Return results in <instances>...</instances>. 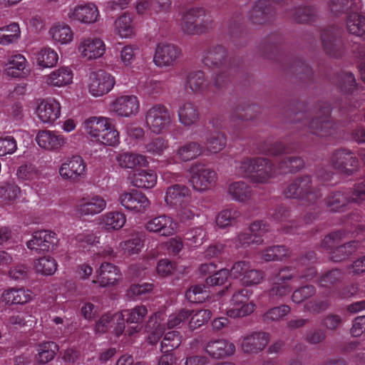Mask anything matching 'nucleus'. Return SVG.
<instances>
[{
  "mask_svg": "<svg viewBox=\"0 0 365 365\" xmlns=\"http://www.w3.org/2000/svg\"><path fill=\"white\" fill-rule=\"evenodd\" d=\"M343 278V272L338 269H331L325 272L319 279L320 286L330 287L341 282Z\"/></svg>",
  "mask_w": 365,
  "mask_h": 365,
  "instance_id": "680f3d73",
  "label": "nucleus"
},
{
  "mask_svg": "<svg viewBox=\"0 0 365 365\" xmlns=\"http://www.w3.org/2000/svg\"><path fill=\"white\" fill-rule=\"evenodd\" d=\"M203 153V145L195 141H190L177 149L176 155L180 160L187 162L196 159L202 155Z\"/></svg>",
  "mask_w": 365,
  "mask_h": 365,
  "instance_id": "7c9ffc66",
  "label": "nucleus"
},
{
  "mask_svg": "<svg viewBox=\"0 0 365 365\" xmlns=\"http://www.w3.org/2000/svg\"><path fill=\"white\" fill-rule=\"evenodd\" d=\"M38 145L47 151H58L67 143L66 138L58 132L41 130L36 136Z\"/></svg>",
  "mask_w": 365,
  "mask_h": 365,
  "instance_id": "dca6fc26",
  "label": "nucleus"
},
{
  "mask_svg": "<svg viewBox=\"0 0 365 365\" xmlns=\"http://www.w3.org/2000/svg\"><path fill=\"white\" fill-rule=\"evenodd\" d=\"M52 38L62 44L68 43L73 39V32L68 25L58 24L52 27L50 30Z\"/></svg>",
  "mask_w": 365,
  "mask_h": 365,
  "instance_id": "603ef678",
  "label": "nucleus"
},
{
  "mask_svg": "<svg viewBox=\"0 0 365 365\" xmlns=\"http://www.w3.org/2000/svg\"><path fill=\"white\" fill-rule=\"evenodd\" d=\"M58 346L53 341H43L38 344L36 359L39 364H46L53 360L58 351Z\"/></svg>",
  "mask_w": 365,
  "mask_h": 365,
  "instance_id": "c9c22d12",
  "label": "nucleus"
},
{
  "mask_svg": "<svg viewBox=\"0 0 365 365\" xmlns=\"http://www.w3.org/2000/svg\"><path fill=\"white\" fill-rule=\"evenodd\" d=\"M209 295L207 287L204 284L192 286L185 294L186 298L192 303H202Z\"/></svg>",
  "mask_w": 365,
  "mask_h": 365,
  "instance_id": "6e6d98bb",
  "label": "nucleus"
},
{
  "mask_svg": "<svg viewBox=\"0 0 365 365\" xmlns=\"http://www.w3.org/2000/svg\"><path fill=\"white\" fill-rule=\"evenodd\" d=\"M78 51L83 58L92 60L100 58L104 54L106 46L99 38H83L78 44Z\"/></svg>",
  "mask_w": 365,
  "mask_h": 365,
  "instance_id": "f3484780",
  "label": "nucleus"
},
{
  "mask_svg": "<svg viewBox=\"0 0 365 365\" xmlns=\"http://www.w3.org/2000/svg\"><path fill=\"white\" fill-rule=\"evenodd\" d=\"M321 40L324 51L330 57L338 58L346 53V38L341 29L331 26L324 29Z\"/></svg>",
  "mask_w": 365,
  "mask_h": 365,
  "instance_id": "20e7f679",
  "label": "nucleus"
},
{
  "mask_svg": "<svg viewBox=\"0 0 365 365\" xmlns=\"http://www.w3.org/2000/svg\"><path fill=\"white\" fill-rule=\"evenodd\" d=\"M331 163L334 169L347 175H351L358 165L354 154L346 149L335 150L331 155Z\"/></svg>",
  "mask_w": 365,
  "mask_h": 365,
  "instance_id": "ddd939ff",
  "label": "nucleus"
},
{
  "mask_svg": "<svg viewBox=\"0 0 365 365\" xmlns=\"http://www.w3.org/2000/svg\"><path fill=\"white\" fill-rule=\"evenodd\" d=\"M317 11L312 6L297 8L293 14V19L298 23H308L314 20Z\"/></svg>",
  "mask_w": 365,
  "mask_h": 365,
  "instance_id": "13d9d810",
  "label": "nucleus"
},
{
  "mask_svg": "<svg viewBox=\"0 0 365 365\" xmlns=\"http://www.w3.org/2000/svg\"><path fill=\"white\" fill-rule=\"evenodd\" d=\"M186 83L192 92L200 93L208 87L210 82L203 71H195L187 74Z\"/></svg>",
  "mask_w": 365,
  "mask_h": 365,
  "instance_id": "58836bf2",
  "label": "nucleus"
},
{
  "mask_svg": "<svg viewBox=\"0 0 365 365\" xmlns=\"http://www.w3.org/2000/svg\"><path fill=\"white\" fill-rule=\"evenodd\" d=\"M182 56V51L171 43H158L155 48L153 62L160 68L174 66Z\"/></svg>",
  "mask_w": 365,
  "mask_h": 365,
  "instance_id": "1a4fd4ad",
  "label": "nucleus"
},
{
  "mask_svg": "<svg viewBox=\"0 0 365 365\" xmlns=\"http://www.w3.org/2000/svg\"><path fill=\"white\" fill-rule=\"evenodd\" d=\"M114 84V78L103 70L93 71L89 75L88 91L95 97L108 93Z\"/></svg>",
  "mask_w": 365,
  "mask_h": 365,
  "instance_id": "9d476101",
  "label": "nucleus"
},
{
  "mask_svg": "<svg viewBox=\"0 0 365 365\" xmlns=\"http://www.w3.org/2000/svg\"><path fill=\"white\" fill-rule=\"evenodd\" d=\"M345 232L342 230L334 232L327 235L322 241L321 246L331 252L336 248V245L344 238Z\"/></svg>",
  "mask_w": 365,
  "mask_h": 365,
  "instance_id": "69168bd1",
  "label": "nucleus"
},
{
  "mask_svg": "<svg viewBox=\"0 0 365 365\" xmlns=\"http://www.w3.org/2000/svg\"><path fill=\"white\" fill-rule=\"evenodd\" d=\"M228 194L232 199L239 202H245L252 195V191L248 185L243 181L234 182L227 188Z\"/></svg>",
  "mask_w": 365,
  "mask_h": 365,
  "instance_id": "4c0bfd02",
  "label": "nucleus"
},
{
  "mask_svg": "<svg viewBox=\"0 0 365 365\" xmlns=\"http://www.w3.org/2000/svg\"><path fill=\"white\" fill-rule=\"evenodd\" d=\"M99 16L96 6L92 3L76 6L69 14L71 19L84 24H91L97 21Z\"/></svg>",
  "mask_w": 365,
  "mask_h": 365,
  "instance_id": "393cba45",
  "label": "nucleus"
},
{
  "mask_svg": "<svg viewBox=\"0 0 365 365\" xmlns=\"http://www.w3.org/2000/svg\"><path fill=\"white\" fill-rule=\"evenodd\" d=\"M59 174L63 179L78 181L85 177L86 164L81 156H73L61 165Z\"/></svg>",
  "mask_w": 365,
  "mask_h": 365,
  "instance_id": "4468645a",
  "label": "nucleus"
},
{
  "mask_svg": "<svg viewBox=\"0 0 365 365\" xmlns=\"http://www.w3.org/2000/svg\"><path fill=\"white\" fill-rule=\"evenodd\" d=\"M241 218L240 212L235 208L222 210L216 217V224L220 228L235 225Z\"/></svg>",
  "mask_w": 365,
  "mask_h": 365,
  "instance_id": "79ce46f5",
  "label": "nucleus"
},
{
  "mask_svg": "<svg viewBox=\"0 0 365 365\" xmlns=\"http://www.w3.org/2000/svg\"><path fill=\"white\" fill-rule=\"evenodd\" d=\"M349 34L365 40V16L358 13L349 14L346 20Z\"/></svg>",
  "mask_w": 365,
  "mask_h": 365,
  "instance_id": "e433bc0d",
  "label": "nucleus"
},
{
  "mask_svg": "<svg viewBox=\"0 0 365 365\" xmlns=\"http://www.w3.org/2000/svg\"><path fill=\"white\" fill-rule=\"evenodd\" d=\"M46 83L53 86H63L72 82L73 73L68 67H61L46 77Z\"/></svg>",
  "mask_w": 365,
  "mask_h": 365,
  "instance_id": "72a5a7b5",
  "label": "nucleus"
},
{
  "mask_svg": "<svg viewBox=\"0 0 365 365\" xmlns=\"http://www.w3.org/2000/svg\"><path fill=\"white\" fill-rule=\"evenodd\" d=\"M204 350L213 359H223L230 356L235 352L233 343L224 339H211L204 346Z\"/></svg>",
  "mask_w": 365,
  "mask_h": 365,
  "instance_id": "4be33fe9",
  "label": "nucleus"
},
{
  "mask_svg": "<svg viewBox=\"0 0 365 365\" xmlns=\"http://www.w3.org/2000/svg\"><path fill=\"white\" fill-rule=\"evenodd\" d=\"M297 277V274L291 272V269L288 267L281 269L268 291L270 299L277 301L288 295L292 291V287L287 284V282L294 279Z\"/></svg>",
  "mask_w": 365,
  "mask_h": 365,
  "instance_id": "9b49d317",
  "label": "nucleus"
},
{
  "mask_svg": "<svg viewBox=\"0 0 365 365\" xmlns=\"http://www.w3.org/2000/svg\"><path fill=\"white\" fill-rule=\"evenodd\" d=\"M118 201L126 210L135 212H144L150 206L147 197L135 190L120 193Z\"/></svg>",
  "mask_w": 365,
  "mask_h": 365,
  "instance_id": "2eb2a0df",
  "label": "nucleus"
},
{
  "mask_svg": "<svg viewBox=\"0 0 365 365\" xmlns=\"http://www.w3.org/2000/svg\"><path fill=\"white\" fill-rule=\"evenodd\" d=\"M177 216L182 222L192 220L195 217L199 216L197 209L192 205L184 202L179 205Z\"/></svg>",
  "mask_w": 365,
  "mask_h": 365,
  "instance_id": "0e129e2a",
  "label": "nucleus"
},
{
  "mask_svg": "<svg viewBox=\"0 0 365 365\" xmlns=\"http://www.w3.org/2000/svg\"><path fill=\"white\" fill-rule=\"evenodd\" d=\"M189 182L193 190L203 192L214 187L218 180L217 173L205 164L195 163L190 166Z\"/></svg>",
  "mask_w": 365,
  "mask_h": 365,
  "instance_id": "39448f33",
  "label": "nucleus"
},
{
  "mask_svg": "<svg viewBox=\"0 0 365 365\" xmlns=\"http://www.w3.org/2000/svg\"><path fill=\"white\" fill-rule=\"evenodd\" d=\"M191 195L190 189L185 185L175 184L167 188L165 201L171 207H176L184 203V199Z\"/></svg>",
  "mask_w": 365,
  "mask_h": 365,
  "instance_id": "bb28decb",
  "label": "nucleus"
},
{
  "mask_svg": "<svg viewBox=\"0 0 365 365\" xmlns=\"http://www.w3.org/2000/svg\"><path fill=\"white\" fill-rule=\"evenodd\" d=\"M202 61L207 66L216 68H228L231 66L228 51L222 45L210 46L205 50Z\"/></svg>",
  "mask_w": 365,
  "mask_h": 365,
  "instance_id": "f8f14e48",
  "label": "nucleus"
},
{
  "mask_svg": "<svg viewBox=\"0 0 365 365\" xmlns=\"http://www.w3.org/2000/svg\"><path fill=\"white\" fill-rule=\"evenodd\" d=\"M145 153L153 156H162L169 148V142L161 136L153 138L144 145Z\"/></svg>",
  "mask_w": 365,
  "mask_h": 365,
  "instance_id": "c03bdc74",
  "label": "nucleus"
},
{
  "mask_svg": "<svg viewBox=\"0 0 365 365\" xmlns=\"http://www.w3.org/2000/svg\"><path fill=\"white\" fill-rule=\"evenodd\" d=\"M5 71L8 76L14 78L24 77L28 72L24 56L21 54L11 56L6 64Z\"/></svg>",
  "mask_w": 365,
  "mask_h": 365,
  "instance_id": "473e14b6",
  "label": "nucleus"
},
{
  "mask_svg": "<svg viewBox=\"0 0 365 365\" xmlns=\"http://www.w3.org/2000/svg\"><path fill=\"white\" fill-rule=\"evenodd\" d=\"M273 14V9L267 0H259L256 2L249 14L250 20L257 24L269 21Z\"/></svg>",
  "mask_w": 365,
  "mask_h": 365,
  "instance_id": "a878e982",
  "label": "nucleus"
},
{
  "mask_svg": "<svg viewBox=\"0 0 365 365\" xmlns=\"http://www.w3.org/2000/svg\"><path fill=\"white\" fill-rule=\"evenodd\" d=\"M178 114L180 123L186 127L195 124L200 120L198 108L192 102H185L180 105Z\"/></svg>",
  "mask_w": 365,
  "mask_h": 365,
  "instance_id": "c756f323",
  "label": "nucleus"
},
{
  "mask_svg": "<svg viewBox=\"0 0 365 365\" xmlns=\"http://www.w3.org/2000/svg\"><path fill=\"white\" fill-rule=\"evenodd\" d=\"M133 19L130 15L123 14L114 23L115 32L122 38H130L134 35Z\"/></svg>",
  "mask_w": 365,
  "mask_h": 365,
  "instance_id": "49530a36",
  "label": "nucleus"
},
{
  "mask_svg": "<svg viewBox=\"0 0 365 365\" xmlns=\"http://www.w3.org/2000/svg\"><path fill=\"white\" fill-rule=\"evenodd\" d=\"M277 170V167L269 159L257 158L255 173L252 175V182L266 183L275 177Z\"/></svg>",
  "mask_w": 365,
  "mask_h": 365,
  "instance_id": "b1692460",
  "label": "nucleus"
},
{
  "mask_svg": "<svg viewBox=\"0 0 365 365\" xmlns=\"http://www.w3.org/2000/svg\"><path fill=\"white\" fill-rule=\"evenodd\" d=\"M58 241L54 232L42 230L33 233L32 238L26 242V246L34 253L41 254L56 250Z\"/></svg>",
  "mask_w": 365,
  "mask_h": 365,
  "instance_id": "0eeeda50",
  "label": "nucleus"
},
{
  "mask_svg": "<svg viewBox=\"0 0 365 365\" xmlns=\"http://www.w3.org/2000/svg\"><path fill=\"white\" fill-rule=\"evenodd\" d=\"M212 20L202 8H191L181 17L180 27L187 34L194 35L205 32L212 26Z\"/></svg>",
  "mask_w": 365,
  "mask_h": 365,
  "instance_id": "7ed1b4c3",
  "label": "nucleus"
},
{
  "mask_svg": "<svg viewBox=\"0 0 365 365\" xmlns=\"http://www.w3.org/2000/svg\"><path fill=\"white\" fill-rule=\"evenodd\" d=\"M308 132L319 138H326L335 133L334 123L331 118V108L326 103H319L315 115L309 123Z\"/></svg>",
  "mask_w": 365,
  "mask_h": 365,
  "instance_id": "f03ea898",
  "label": "nucleus"
},
{
  "mask_svg": "<svg viewBox=\"0 0 365 365\" xmlns=\"http://www.w3.org/2000/svg\"><path fill=\"white\" fill-rule=\"evenodd\" d=\"M359 247V242L355 240L336 247V248L331 252V258L334 262L345 260L354 253Z\"/></svg>",
  "mask_w": 365,
  "mask_h": 365,
  "instance_id": "37998d69",
  "label": "nucleus"
},
{
  "mask_svg": "<svg viewBox=\"0 0 365 365\" xmlns=\"http://www.w3.org/2000/svg\"><path fill=\"white\" fill-rule=\"evenodd\" d=\"M20 34V28L16 23L0 28V43L8 45L14 43L19 40Z\"/></svg>",
  "mask_w": 365,
  "mask_h": 365,
  "instance_id": "09e8293b",
  "label": "nucleus"
},
{
  "mask_svg": "<svg viewBox=\"0 0 365 365\" xmlns=\"http://www.w3.org/2000/svg\"><path fill=\"white\" fill-rule=\"evenodd\" d=\"M181 344V336L177 331L166 333L161 341L162 353L172 352Z\"/></svg>",
  "mask_w": 365,
  "mask_h": 365,
  "instance_id": "5fc2aeb1",
  "label": "nucleus"
},
{
  "mask_svg": "<svg viewBox=\"0 0 365 365\" xmlns=\"http://www.w3.org/2000/svg\"><path fill=\"white\" fill-rule=\"evenodd\" d=\"M97 280L93 282H98L101 287H106L113 284L120 275L119 269L116 266L111 263H102L99 269L97 271Z\"/></svg>",
  "mask_w": 365,
  "mask_h": 365,
  "instance_id": "c85d7f7f",
  "label": "nucleus"
},
{
  "mask_svg": "<svg viewBox=\"0 0 365 365\" xmlns=\"http://www.w3.org/2000/svg\"><path fill=\"white\" fill-rule=\"evenodd\" d=\"M206 237V231L202 226L193 228L185 234L186 240L190 245L197 247L202 244Z\"/></svg>",
  "mask_w": 365,
  "mask_h": 365,
  "instance_id": "338daca9",
  "label": "nucleus"
},
{
  "mask_svg": "<svg viewBox=\"0 0 365 365\" xmlns=\"http://www.w3.org/2000/svg\"><path fill=\"white\" fill-rule=\"evenodd\" d=\"M257 158H246L237 162L236 172L242 177H249L252 181V175L255 173Z\"/></svg>",
  "mask_w": 365,
  "mask_h": 365,
  "instance_id": "bf43d9fd",
  "label": "nucleus"
},
{
  "mask_svg": "<svg viewBox=\"0 0 365 365\" xmlns=\"http://www.w3.org/2000/svg\"><path fill=\"white\" fill-rule=\"evenodd\" d=\"M112 110L122 117H130L139 111L140 103L134 95L121 96L115 98L111 104Z\"/></svg>",
  "mask_w": 365,
  "mask_h": 365,
  "instance_id": "aec40b11",
  "label": "nucleus"
},
{
  "mask_svg": "<svg viewBox=\"0 0 365 365\" xmlns=\"http://www.w3.org/2000/svg\"><path fill=\"white\" fill-rule=\"evenodd\" d=\"M36 114L43 123L53 124L61 115L60 103L53 99L43 100L38 104Z\"/></svg>",
  "mask_w": 365,
  "mask_h": 365,
  "instance_id": "5701e85b",
  "label": "nucleus"
},
{
  "mask_svg": "<svg viewBox=\"0 0 365 365\" xmlns=\"http://www.w3.org/2000/svg\"><path fill=\"white\" fill-rule=\"evenodd\" d=\"M57 266L56 261L49 256L41 257L34 262L36 272L47 276L53 274L57 270Z\"/></svg>",
  "mask_w": 365,
  "mask_h": 365,
  "instance_id": "8fccbe9b",
  "label": "nucleus"
},
{
  "mask_svg": "<svg viewBox=\"0 0 365 365\" xmlns=\"http://www.w3.org/2000/svg\"><path fill=\"white\" fill-rule=\"evenodd\" d=\"M106 207V201L99 195L87 196L81 199L76 211L81 216L94 215L101 212Z\"/></svg>",
  "mask_w": 365,
  "mask_h": 365,
  "instance_id": "412c9836",
  "label": "nucleus"
},
{
  "mask_svg": "<svg viewBox=\"0 0 365 365\" xmlns=\"http://www.w3.org/2000/svg\"><path fill=\"white\" fill-rule=\"evenodd\" d=\"M319 186L317 180L306 175L290 182L283 190V195L287 198L313 203L322 197Z\"/></svg>",
  "mask_w": 365,
  "mask_h": 365,
  "instance_id": "f257e3e1",
  "label": "nucleus"
},
{
  "mask_svg": "<svg viewBox=\"0 0 365 365\" xmlns=\"http://www.w3.org/2000/svg\"><path fill=\"white\" fill-rule=\"evenodd\" d=\"M349 200L341 192H336L331 193L326 199L327 205L331 211H339L340 209L345 207Z\"/></svg>",
  "mask_w": 365,
  "mask_h": 365,
  "instance_id": "052dcab7",
  "label": "nucleus"
},
{
  "mask_svg": "<svg viewBox=\"0 0 365 365\" xmlns=\"http://www.w3.org/2000/svg\"><path fill=\"white\" fill-rule=\"evenodd\" d=\"M259 151L262 154H264L271 157H277L287 153V146L282 143L277 142L269 145H261Z\"/></svg>",
  "mask_w": 365,
  "mask_h": 365,
  "instance_id": "774afa93",
  "label": "nucleus"
},
{
  "mask_svg": "<svg viewBox=\"0 0 365 365\" xmlns=\"http://www.w3.org/2000/svg\"><path fill=\"white\" fill-rule=\"evenodd\" d=\"M118 165L124 169H133L136 167H147L149 164L147 157L144 155L125 152L116 156Z\"/></svg>",
  "mask_w": 365,
  "mask_h": 365,
  "instance_id": "cd10ccee",
  "label": "nucleus"
},
{
  "mask_svg": "<svg viewBox=\"0 0 365 365\" xmlns=\"http://www.w3.org/2000/svg\"><path fill=\"white\" fill-rule=\"evenodd\" d=\"M175 225L173 219L166 215L150 218L145 223V229L150 232L158 233L160 236L169 237L174 235Z\"/></svg>",
  "mask_w": 365,
  "mask_h": 365,
  "instance_id": "6ab92c4d",
  "label": "nucleus"
},
{
  "mask_svg": "<svg viewBox=\"0 0 365 365\" xmlns=\"http://www.w3.org/2000/svg\"><path fill=\"white\" fill-rule=\"evenodd\" d=\"M98 140L102 144L109 146H115L119 143V133L113 122L110 123V126H108L100 135V140Z\"/></svg>",
  "mask_w": 365,
  "mask_h": 365,
  "instance_id": "e2e57ef3",
  "label": "nucleus"
},
{
  "mask_svg": "<svg viewBox=\"0 0 365 365\" xmlns=\"http://www.w3.org/2000/svg\"><path fill=\"white\" fill-rule=\"evenodd\" d=\"M269 340L270 336L267 332H252L243 338L241 350L245 354H257L264 350Z\"/></svg>",
  "mask_w": 365,
  "mask_h": 365,
  "instance_id": "a211bd4d",
  "label": "nucleus"
},
{
  "mask_svg": "<svg viewBox=\"0 0 365 365\" xmlns=\"http://www.w3.org/2000/svg\"><path fill=\"white\" fill-rule=\"evenodd\" d=\"M112 122V119L109 118L91 117L84 123L85 129L89 135L100 140V135L110 126Z\"/></svg>",
  "mask_w": 365,
  "mask_h": 365,
  "instance_id": "2f4dec72",
  "label": "nucleus"
},
{
  "mask_svg": "<svg viewBox=\"0 0 365 365\" xmlns=\"http://www.w3.org/2000/svg\"><path fill=\"white\" fill-rule=\"evenodd\" d=\"M145 118L148 128L157 135L164 133L172 123L171 113L163 104H155L150 108L146 111Z\"/></svg>",
  "mask_w": 365,
  "mask_h": 365,
  "instance_id": "423d86ee",
  "label": "nucleus"
},
{
  "mask_svg": "<svg viewBox=\"0 0 365 365\" xmlns=\"http://www.w3.org/2000/svg\"><path fill=\"white\" fill-rule=\"evenodd\" d=\"M226 137L222 133L211 134L205 143L204 151L210 153L217 154L222 150L226 146Z\"/></svg>",
  "mask_w": 365,
  "mask_h": 365,
  "instance_id": "a18cd8bd",
  "label": "nucleus"
},
{
  "mask_svg": "<svg viewBox=\"0 0 365 365\" xmlns=\"http://www.w3.org/2000/svg\"><path fill=\"white\" fill-rule=\"evenodd\" d=\"M157 182V175L153 170H137L132 176L131 182L133 186L140 188H152Z\"/></svg>",
  "mask_w": 365,
  "mask_h": 365,
  "instance_id": "f704fd0d",
  "label": "nucleus"
},
{
  "mask_svg": "<svg viewBox=\"0 0 365 365\" xmlns=\"http://www.w3.org/2000/svg\"><path fill=\"white\" fill-rule=\"evenodd\" d=\"M58 57L57 53L50 48H44L37 53L36 61L39 66L42 68H51L54 66Z\"/></svg>",
  "mask_w": 365,
  "mask_h": 365,
  "instance_id": "3c124183",
  "label": "nucleus"
},
{
  "mask_svg": "<svg viewBox=\"0 0 365 365\" xmlns=\"http://www.w3.org/2000/svg\"><path fill=\"white\" fill-rule=\"evenodd\" d=\"M304 166V160L298 156H289L282 158L277 168L282 173H296Z\"/></svg>",
  "mask_w": 365,
  "mask_h": 365,
  "instance_id": "de8ad7c7",
  "label": "nucleus"
},
{
  "mask_svg": "<svg viewBox=\"0 0 365 365\" xmlns=\"http://www.w3.org/2000/svg\"><path fill=\"white\" fill-rule=\"evenodd\" d=\"M1 297L7 304H23L30 300L31 295L24 289H11L5 291Z\"/></svg>",
  "mask_w": 365,
  "mask_h": 365,
  "instance_id": "a19ab883",
  "label": "nucleus"
},
{
  "mask_svg": "<svg viewBox=\"0 0 365 365\" xmlns=\"http://www.w3.org/2000/svg\"><path fill=\"white\" fill-rule=\"evenodd\" d=\"M121 312L126 317L128 323L140 324L148 314V309L145 305H139Z\"/></svg>",
  "mask_w": 365,
  "mask_h": 365,
  "instance_id": "864d4df0",
  "label": "nucleus"
},
{
  "mask_svg": "<svg viewBox=\"0 0 365 365\" xmlns=\"http://www.w3.org/2000/svg\"><path fill=\"white\" fill-rule=\"evenodd\" d=\"M126 222L125 215L120 212H110L102 216V223L106 230L121 229Z\"/></svg>",
  "mask_w": 365,
  "mask_h": 365,
  "instance_id": "ea45409f",
  "label": "nucleus"
},
{
  "mask_svg": "<svg viewBox=\"0 0 365 365\" xmlns=\"http://www.w3.org/2000/svg\"><path fill=\"white\" fill-rule=\"evenodd\" d=\"M290 311V307L288 305L283 304L279 307H275L266 312L262 316V319L267 324L279 321L287 316Z\"/></svg>",
  "mask_w": 365,
  "mask_h": 365,
  "instance_id": "4d7b16f0",
  "label": "nucleus"
},
{
  "mask_svg": "<svg viewBox=\"0 0 365 365\" xmlns=\"http://www.w3.org/2000/svg\"><path fill=\"white\" fill-rule=\"evenodd\" d=\"M250 297V291L247 289H240L235 292L230 300L232 307L227 310L230 317H244L252 314L256 305L253 302H247Z\"/></svg>",
  "mask_w": 365,
  "mask_h": 365,
  "instance_id": "6e6552de",
  "label": "nucleus"
}]
</instances>
